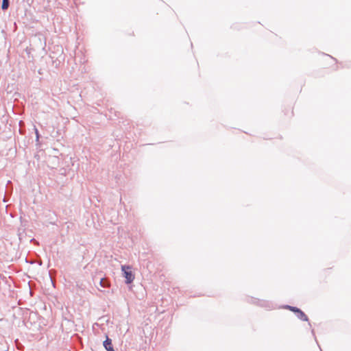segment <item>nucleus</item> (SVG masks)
I'll list each match as a JSON object with an SVG mask.
<instances>
[{"label":"nucleus","instance_id":"obj_5","mask_svg":"<svg viewBox=\"0 0 351 351\" xmlns=\"http://www.w3.org/2000/svg\"><path fill=\"white\" fill-rule=\"evenodd\" d=\"M296 316L299 319L302 321L308 322L307 315L302 310H300V312L296 314Z\"/></svg>","mask_w":351,"mask_h":351},{"label":"nucleus","instance_id":"obj_1","mask_svg":"<svg viewBox=\"0 0 351 351\" xmlns=\"http://www.w3.org/2000/svg\"><path fill=\"white\" fill-rule=\"evenodd\" d=\"M121 270L125 278V282L127 285L132 283L134 279V275L131 270V267L129 265H122Z\"/></svg>","mask_w":351,"mask_h":351},{"label":"nucleus","instance_id":"obj_8","mask_svg":"<svg viewBox=\"0 0 351 351\" xmlns=\"http://www.w3.org/2000/svg\"><path fill=\"white\" fill-rule=\"evenodd\" d=\"M34 129H35V133H36V141H38L39 137H40L38 130L36 128Z\"/></svg>","mask_w":351,"mask_h":351},{"label":"nucleus","instance_id":"obj_6","mask_svg":"<svg viewBox=\"0 0 351 351\" xmlns=\"http://www.w3.org/2000/svg\"><path fill=\"white\" fill-rule=\"evenodd\" d=\"M284 308L286 309H289V311L293 312L295 315L298 314L300 312V311L301 310L300 308H299L298 307L292 306H289V305H285L284 306Z\"/></svg>","mask_w":351,"mask_h":351},{"label":"nucleus","instance_id":"obj_3","mask_svg":"<svg viewBox=\"0 0 351 351\" xmlns=\"http://www.w3.org/2000/svg\"><path fill=\"white\" fill-rule=\"evenodd\" d=\"M99 285L103 288H107L110 285L109 280L106 278H99Z\"/></svg>","mask_w":351,"mask_h":351},{"label":"nucleus","instance_id":"obj_4","mask_svg":"<svg viewBox=\"0 0 351 351\" xmlns=\"http://www.w3.org/2000/svg\"><path fill=\"white\" fill-rule=\"evenodd\" d=\"M257 302H258V304L260 305L261 306L265 307L267 308H272V306H273L272 304L268 301L258 300Z\"/></svg>","mask_w":351,"mask_h":351},{"label":"nucleus","instance_id":"obj_7","mask_svg":"<svg viewBox=\"0 0 351 351\" xmlns=\"http://www.w3.org/2000/svg\"><path fill=\"white\" fill-rule=\"evenodd\" d=\"M10 6V0H3L1 4V9L3 10H6Z\"/></svg>","mask_w":351,"mask_h":351},{"label":"nucleus","instance_id":"obj_2","mask_svg":"<svg viewBox=\"0 0 351 351\" xmlns=\"http://www.w3.org/2000/svg\"><path fill=\"white\" fill-rule=\"evenodd\" d=\"M103 345H104V348L107 351H112L113 350L112 339H110L108 336H106V340L103 342Z\"/></svg>","mask_w":351,"mask_h":351}]
</instances>
